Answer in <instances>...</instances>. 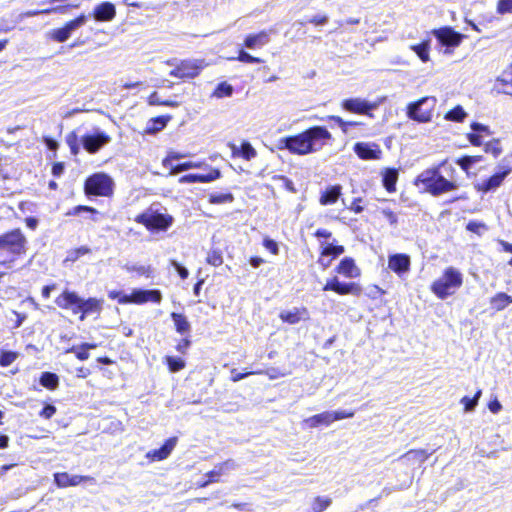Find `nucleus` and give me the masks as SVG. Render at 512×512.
<instances>
[{"instance_id":"23","label":"nucleus","mask_w":512,"mask_h":512,"mask_svg":"<svg viewBox=\"0 0 512 512\" xmlns=\"http://www.w3.org/2000/svg\"><path fill=\"white\" fill-rule=\"evenodd\" d=\"M221 173L217 168H211L207 173H191L180 177V183H209L220 178Z\"/></svg>"},{"instance_id":"8","label":"nucleus","mask_w":512,"mask_h":512,"mask_svg":"<svg viewBox=\"0 0 512 512\" xmlns=\"http://www.w3.org/2000/svg\"><path fill=\"white\" fill-rule=\"evenodd\" d=\"M435 103L436 99L434 97H422L407 105L406 115L415 122L428 123L433 118Z\"/></svg>"},{"instance_id":"20","label":"nucleus","mask_w":512,"mask_h":512,"mask_svg":"<svg viewBox=\"0 0 512 512\" xmlns=\"http://www.w3.org/2000/svg\"><path fill=\"white\" fill-rule=\"evenodd\" d=\"M355 154L362 160H379L382 151L377 143L357 142L354 144Z\"/></svg>"},{"instance_id":"13","label":"nucleus","mask_w":512,"mask_h":512,"mask_svg":"<svg viewBox=\"0 0 512 512\" xmlns=\"http://www.w3.org/2000/svg\"><path fill=\"white\" fill-rule=\"evenodd\" d=\"M345 247L338 244L336 239L332 242L321 241L317 263L323 268H328L332 261L344 254Z\"/></svg>"},{"instance_id":"49","label":"nucleus","mask_w":512,"mask_h":512,"mask_svg":"<svg viewBox=\"0 0 512 512\" xmlns=\"http://www.w3.org/2000/svg\"><path fill=\"white\" fill-rule=\"evenodd\" d=\"M19 357V353L16 351H8L1 349L0 350V367H8L10 366L17 358Z\"/></svg>"},{"instance_id":"9","label":"nucleus","mask_w":512,"mask_h":512,"mask_svg":"<svg viewBox=\"0 0 512 512\" xmlns=\"http://www.w3.org/2000/svg\"><path fill=\"white\" fill-rule=\"evenodd\" d=\"M207 66L204 59H183L170 70L169 75L183 81L198 77Z\"/></svg>"},{"instance_id":"63","label":"nucleus","mask_w":512,"mask_h":512,"mask_svg":"<svg viewBox=\"0 0 512 512\" xmlns=\"http://www.w3.org/2000/svg\"><path fill=\"white\" fill-rule=\"evenodd\" d=\"M57 412V408L53 404H45L39 411V417L45 420H50Z\"/></svg>"},{"instance_id":"54","label":"nucleus","mask_w":512,"mask_h":512,"mask_svg":"<svg viewBox=\"0 0 512 512\" xmlns=\"http://www.w3.org/2000/svg\"><path fill=\"white\" fill-rule=\"evenodd\" d=\"M206 263L213 267L221 266L223 264L222 252L219 249L209 251L206 257Z\"/></svg>"},{"instance_id":"17","label":"nucleus","mask_w":512,"mask_h":512,"mask_svg":"<svg viewBox=\"0 0 512 512\" xmlns=\"http://www.w3.org/2000/svg\"><path fill=\"white\" fill-rule=\"evenodd\" d=\"M110 141L111 136L103 131H97L93 134H85L81 138L82 146L89 154H96Z\"/></svg>"},{"instance_id":"27","label":"nucleus","mask_w":512,"mask_h":512,"mask_svg":"<svg viewBox=\"0 0 512 512\" xmlns=\"http://www.w3.org/2000/svg\"><path fill=\"white\" fill-rule=\"evenodd\" d=\"M471 129L473 132L467 133L466 137L471 145L475 147H479L483 144L482 135L490 136L492 134V131L487 125L481 124L479 122H472L470 124Z\"/></svg>"},{"instance_id":"42","label":"nucleus","mask_w":512,"mask_h":512,"mask_svg":"<svg viewBox=\"0 0 512 512\" xmlns=\"http://www.w3.org/2000/svg\"><path fill=\"white\" fill-rule=\"evenodd\" d=\"M467 117V113L461 105H456L444 115V119L447 121L462 123Z\"/></svg>"},{"instance_id":"34","label":"nucleus","mask_w":512,"mask_h":512,"mask_svg":"<svg viewBox=\"0 0 512 512\" xmlns=\"http://www.w3.org/2000/svg\"><path fill=\"white\" fill-rule=\"evenodd\" d=\"M99 347L98 343L85 342L78 346H72L67 352L74 353L75 357L80 361H85L90 357L89 350H93Z\"/></svg>"},{"instance_id":"47","label":"nucleus","mask_w":512,"mask_h":512,"mask_svg":"<svg viewBox=\"0 0 512 512\" xmlns=\"http://www.w3.org/2000/svg\"><path fill=\"white\" fill-rule=\"evenodd\" d=\"M234 201V195L231 192L227 193H211L208 196V202L210 204L218 205L224 203H232Z\"/></svg>"},{"instance_id":"38","label":"nucleus","mask_w":512,"mask_h":512,"mask_svg":"<svg viewBox=\"0 0 512 512\" xmlns=\"http://www.w3.org/2000/svg\"><path fill=\"white\" fill-rule=\"evenodd\" d=\"M430 39H424L418 44H412L410 49L419 57L423 63L430 61Z\"/></svg>"},{"instance_id":"21","label":"nucleus","mask_w":512,"mask_h":512,"mask_svg":"<svg viewBox=\"0 0 512 512\" xmlns=\"http://www.w3.org/2000/svg\"><path fill=\"white\" fill-rule=\"evenodd\" d=\"M334 271L345 278H358L361 275L360 268L352 257H344L336 265Z\"/></svg>"},{"instance_id":"22","label":"nucleus","mask_w":512,"mask_h":512,"mask_svg":"<svg viewBox=\"0 0 512 512\" xmlns=\"http://www.w3.org/2000/svg\"><path fill=\"white\" fill-rule=\"evenodd\" d=\"M410 257L404 253H396L388 258V268L398 275H402L410 270Z\"/></svg>"},{"instance_id":"58","label":"nucleus","mask_w":512,"mask_h":512,"mask_svg":"<svg viewBox=\"0 0 512 512\" xmlns=\"http://www.w3.org/2000/svg\"><path fill=\"white\" fill-rule=\"evenodd\" d=\"M236 60H238L239 62H242V63H263L264 60L259 58V57H255V56H252L251 54H249L248 52H246L245 50L241 49L238 51V55L236 57Z\"/></svg>"},{"instance_id":"59","label":"nucleus","mask_w":512,"mask_h":512,"mask_svg":"<svg viewBox=\"0 0 512 512\" xmlns=\"http://www.w3.org/2000/svg\"><path fill=\"white\" fill-rule=\"evenodd\" d=\"M496 12L500 15L512 14V0H498Z\"/></svg>"},{"instance_id":"50","label":"nucleus","mask_w":512,"mask_h":512,"mask_svg":"<svg viewBox=\"0 0 512 512\" xmlns=\"http://www.w3.org/2000/svg\"><path fill=\"white\" fill-rule=\"evenodd\" d=\"M87 20V16L85 14H80L78 15L77 17H75L74 19H71L69 21H67L63 27L67 30L68 34H72V32L76 29H78L79 27H81Z\"/></svg>"},{"instance_id":"10","label":"nucleus","mask_w":512,"mask_h":512,"mask_svg":"<svg viewBox=\"0 0 512 512\" xmlns=\"http://www.w3.org/2000/svg\"><path fill=\"white\" fill-rule=\"evenodd\" d=\"M309 154L320 151L333 140L332 134L324 126H312L304 130Z\"/></svg>"},{"instance_id":"60","label":"nucleus","mask_w":512,"mask_h":512,"mask_svg":"<svg viewBox=\"0 0 512 512\" xmlns=\"http://www.w3.org/2000/svg\"><path fill=\"white\" fill-rule=\"evenodd\" d=\"M455 163L467 174H470V170L473 166L470 155H463L455 160Z\"/></svg>"},{"instance_id":"33","label":"nucleus","mask_w":512,"mask_h":512,"mask_svg":"<svg viewBox=\"0 0 512 512\" xmlns=\"http://www.w3.org/2000/svg\"><path fill=\"white\" fill-rule=\"evenodd\" d=\"M170 316L171 319L173 320L175 330L178 334L182 336L190 335L191 324L184 314L172 312Z\"/></svg>"},{"instance_id":"41","label":"nucleus","mask_w":512,"mask_h":512,"mask_svg":"<svg viewBox=\"0 0 512 512\" xmlns=\"http://www.w3.org/2000/svg\"><path fill=\"white\" fill-rule=\"evenodd\" d=\"M163 362L171 373H177L186 367V362L181 357L167 355Z\"/></svg>"},{"instance_id":"12","label":"nucleus","mask_w":512,"mask_h":512,"mask_svg":"<svg viewBox=\"0 0 512 512\" xmlns=\"http://www.w3.org/2000/svg\"><path fill=\"white\" fill-rule=\"evenodd\" d=\"M237 464L233 459H226L223 462L217 463L214 468L206 472L203 478L197 481V488H205L213 483L222 481V477L227 475L229 471L236 469Z\"/></svg>"},{"instance_id":"24","label":"nucleus","mask_w":512,"mask_h":512,"mask_svg":"<svg viewBox=\"0 0 512 512\" xmlns=\"http://www.w3.org/2000/svg\"><path fill=\"white\" fill-rule=\"evenodd\" d=\"M92 15L94 19L98 22H108L115 18L116 16V8L115 5L111 2L105 1L93 9Z\"/></svg>"},{"instance_id":"26","label":"nucleus","mask_w":512,"mask_h":512,"mask_svg":"<svg viewBox=\"0 0 512 512\" xmlns=\"http://www.w3.org/2000/svg\"><path fill=\"white\" fill-rule=\"evenodd\" d=\"M229 147L231 149L232 158H241L245 161H250L257 156L256 149L248 141H242L239 147L235 144H230Z\"/></svg>"},{"instance_id":"37","label":"nucleus","mask_w":512,"mask_h":512,"mask_svg":"<svg viewBox=\"0 0 512 512\" xmlns=\"http://www.w3.org/2000/svg\"><path fill=\"white\" fill-rule=\"evenodd\" d=\"M512 304V296L505 292H498L490 298V305L495 311H502Z\"/></svg>"},{"instance_id":"52","label":"nucleus","mask_w":512,"mask_h":512,"mask_svg":"<svg viewBox=\"0 0 512 512\" xmlns=\"http://www.w3.org/2000/svg\"><path fill=\"white\" fill-rule=\"evenodd\" d=\"M66 143L70 149V153L73 156H76L79 154L80 147H79V139L78 135L75 131H71L66 135Z\"/></svg>"},{"instance_id":"40","label":"nucleus","mask_w":512,"mask_h":512,"mask_svg":"<svg viewBox=\"0 0 512 512\" xmlns=\"http://www.w3.org/2000/svg\"><path fill=\"white\" fill-rule=\"evenodd\" d=\"M147 103L150 106H166L176 108L179 106V102L176 100L166 99L162 100L157 91H153L147 97Z\"/></svg>"},{"instance_id":"35","label":"nucleus","mask_w":512,"mask_h":512,"mask_svg":"<svg viewBox=\"0 0 512 512\" xmlns=\"http://www.w3.org/2000/svg\"><path fill=\"white\" fill-rule=\"evenodd\" d=\"M303 423L309 428H316L320 425L328 426L332 421L331 412H322L316 415H313L303 421Z\"/></svg>"},{"instance_id":"56","label":"nucleus","mask_w":512,"mask_h":512,"mask_svg":"<svg viewBox=\"0 0 512 512\" xmlns=\"http://www.w3.org/2000/svg\"><path fill=\"white\" fill-rule=\"evenodd\" d=\"M69 38L70 34H68L67 30L63 26L53 29L50 32V39L58 43H63Z\"/></svg>"},{"instance_id":"30","label":"nucleus","mask_w":512,"mask_h":512,"mask_svg":"<svg viewBox=\"0 0 512 512\" xmlns=\"http://www.w3.org/2000/svg\"><path fill=\"white\" fill-rule=\"evenodd\" d=\"M382 185L388 193H395L397 190V182L399 178L398 169L394 167L385 168L381 172Z\"/></svg>"},{"instance_id":"51","label":"nucleus","mask_w":512,"mask_h":512,"mask_svg":"<svg viewBox=\"0 0 512 512\" xmlns=\"http://www.w3.org/2000/svg\"><path fill=\"white\" fill-rule=\"evenodd\" d=\"M90 253H91V249L87 246H80L77 248H73L68 251L66 261L75 262L80 257L90 254Z\"/></svg>"},{"instance_id":"44","label":"nucleus","mask_w":512,"mask_h":512,"mask_svg":"<svg viewBox=\"0 0 512 512\" xmlns=\"http://www.w3.org/2000/svg\"><path fill=\"white\" fill-rule=\"evenodd\" d=\"M512 73H508L504 71L501 76L496 79L495 87L500 93H504L507 95H512L510 92V87L508 85H512V78H506V76H510Z\"/></svg>"},{"instance_id":"2","label":"nucleus","mask_w":512,"mask_h":512,"mask_svg":"<svg viewBox=\"0 0 512 512\" xmlns=\"http://www.w3.org/2000/svg\"><path fill=\"white\" fill-rule=\"evenodd\" d=\"M55 305L64 311H69L72 315L78 316L80 321H84L89 315H100L103 310V299L96 297L82 298L76 291L64 289L56 296Z\"/></svg>"},{"instance_id":"32","label":"nucleus","mask_w":512,"mask_h":512,"mask_svg":"<svg viewBox=\"0 0 512 512\" xmlns=\"http://www.w3.org/2000/svg\"><path fill=\"white\" fill-rule=\"evenodd\" d=\"M171 119L172 117L170 115H161L149 119L144 133L148 135H154L162 131Z\"/></svg>"},{"instance_id":"46","label":"nucleus","mask_w":512,"mask_h":512,"mask_svg":"<svg viewBox=\"0 0 512 512\" xmlns=\"http://www.w3.org/2000/svg\"><path fill=\"white\" fill-rule=\"evenodd\" d=\"M233 86L226 81L220 82L212 92V97L224 98L233 94Z\"/></svg>"},{"instance_id":"6","label":"nucleus","mask_w":512,"mask_h":512,"mask_svg":"<svg viewBox=\"0 0 512 512\" xmlns=\"http://www.w3.org/2000/svg\"><path fill=\"white\" fill-rule=\"evenodd\" d=\"M115 183L113 179L104 172H96L89 175L83 185L84 194L87 197H112Z\"/></svg>"},{"instance_id":"5","label":"nucleus","mask_w":512,"mask_h":512,"mask_svg":"<svg viewBox=\"0 0 512 512\" xmlns=\"http://www.w3.org/2000/svg\"><path fill=\"white\" fill-rule=\"evenodd\" d=\"M108 298L117 301L121 305H143L148 302L160 304L163 296L158 289H133L130 294L118 290L109 291Z\"/></svg>"},{"instance_id":"18","label":"nucleus","mask_w":512,"mask_h":512,"mask_svg":"<svg viewBox=\"0 0 512 512\" xmlns=\"http://www.w3.org/2000/svg\"><path fill=\"white\" fill-rule=\"evenodd\" d=\"M54 483L58 488L74 487L81 483H93L95 479L88 475H69L67 472H56L53 475Z\"/></svg>"},{"instance_id":"3","label":"nucleus","mask_w":512,"mask_h":512,"mask_svg":"<svg viewBox=\"0 0 512 512\" xmlns=\"http://www.w3.org/2000/svg\"><path fill=\"white\" fill-rule=\"evenodd\" d=\"M0 250L7 258L0 260V266L8 267L27 253V238L20 228H15L0 234Z\"/></svg>"},{"instance_id":"53","label":"nucleus","mask_w":512,"mask_h":512,"mask_svg":"<svg viewBox=\"0 0 512 512\" xmlns=\"http://www.w3.org/2000/svg\"><path fill=\"white\" fill-rule=\"evenodd\" d=\"M84 212L91 213V214H98L97 209L94 207L87 206V205H77V206L72 207L68 211H66L65 216L66 217L77 216Z\"/></svg>"},{"instance_id":"11","label":"nucleus","mask_w":512,"mask_h":512,"mask_svg":"<svg viewBox=\"0 0 512 512\" xmlns=\"http://www.w3.org/2000/svg\"><path fill=\"white\" fill-rule=\"evenodd\" d=\"M512 172V168L509 165L499 166L498 170L488 178L481 182L474 184V189L480 194H487L489 192H495L500 188L506 177Z\"/></svg>"},{"instance_id":"28","label":"nucleus","mask_w":512,"mask_h":512,"mask_svg":"<svg viewBox=\"0 0 512 512\" xmlns=\"http://www.w3.org/2000/svg\"><path fill=\"white\" fill-rule=\"evenodd\" d=\"M176 443H177V438L170 437L167 440H165V442L163 443V445L160 448L149 451L147 453L146 457L152 461L164 460V459L168 458V456L171 454L174 447L176 446Z\"/></svg>"},{"instance_id":"61","label":"nucleus","mask_w":512,"mask_h":512,"mask_svg":"<svg viewBox=\"0 0 512 512\" xmlns=\"http://www.w3.org/2000/svg\"><path fill=\"white\" fill-rule=\"evenodd\" d=\"M230 373H231L230 380L232 382H238L250 375L261 374L262 372L261 371L238 372L237 369L233 368V369H231Z\"/></svg>"},{"instance_id":"55","label":"nucleus","mask_w":512,"mask_h":512,"mask_svg":"<svg viewBox=\"0 0 512 512\" xmlns=\"http://www.w3.org/2000/svg\"><path fill=\"white\" fill-rule=\"evenodd\" d=\"M484 151L497 158L502 153L499 139H492L484 144Z\"/></svg>"},{"instance_id":"48","label":"nucleus","mask_w":512,"mask_h":512,"mask_svg":"<svg viewBox=\"0 0 512 512\" xmlns=\"http://www.w3.org/2000/svg\"><path fill=\"white\" fill-rule=\"evenodd\" d=\"M482 390L478 389L472 398L464 396L461 398L460 403L463 404L466 412L474 410L477 406L479 398L481 397Z\"/></svg>"},{"instance_id":"16","label":"nucleus","mask_w":512,"mask_h":512,"mask_svg":"<svg viewBox=\"0 0 512 512\" xmlns=\"http://www.w3.org/2000/svg\"><path fill=\"white\" fill-rule=\"evenodd\" d=\"M431 33L436 37L440 45L453 48L458 47L466 37L464 34L455 31L451 26L433 29Z\"/></svg>"},{"instance_id":"39","label":"nucleus","mask_w":512,"mask_h":512,"mask_svg":"<svg viewBox=\"0 0 512 512\" xmlns=\"http://www.w3.org/2000/svg\"><path fill=\"white\" fill-rule=\"evenodd\" d=\"M39 382L44 388L53 391L58 388L60 381L56 373L45 371L40 375Z\"/></svg>"},{"instance_id":"25","label":"nucleus","mask_w":512,"mask_h":512,"mask_svg":"<svg viewBox=\"0 0 512 512\" xmlns=\"http://www.w3.org/2000/svg\"><path fill=\"white\" fill-rule=\"evenodd\" d=\"M279 318L282 322L293 325L299 323L301 320L309 319V311L305 306L296 307L293 310L281 311Z\"/></svg>"},{"instance_id":"62","label":"nucleus","mask_w":512,"mask_h":512,"mask_svg":"<svg viewBox=\"0 0 512 512\" xmlns=\"http://www.w3.org/2000/svg\"><path fill=\"white\" fill-rule=\"evenodd\" d=\"M466 229L474 234L481 235L482 232L487 229V226L483 222L469 221L466 225Z\"/></svg>"},{"instance_id":"15","label":"nucleus","mask_w":512,"mask_h":512,"mask_svg":"<svg viewBox=\"0 0 512 512\" xmlns=\"http://www.w3.org/2000/svg\"><path fill=\"white\" fill-rule=\"evenodd\" d=\"M278 148L280 150L286 149L294 155H308V149L306 144V138L304 131L291 136L283 137L278 142Z\"/></svg>"},{"instance_id":"36","label":"nucleus","mask_w":512,"mask_h":512,"mask_svg":"<svg viewBox=\"0 0 512 512\" xmlns=\"http://www.w3.org/2000/svg\"><path fill=\"white\" fill-rule=\"evenodd\" d=\"M431 452H428L426 449L418 448V449H410L401 455V459H407L412 463H424L430 457Z\"/></svg>"},{"instance_id":"1","label":"nucleus","mask_w":512,"mask_h":512,"mask_svg":"<svg viewBox=\"0 0 512 512\" xmlns=\"http://www.w3.org/2000/svg\"><path fill=\"white\" fill-rule=\"evenodd\" d=\"M414 186L433 197L454 192L460 187L456 168L445 159L426 168L413 180Z\"/></svg>"},{"instance_id":"19","label":"nucleus","mask_w":512,"mask_h":512,"mask_svg":"<svg viewBox=\"0 0 512 512\" xmlns=\"http://www.w3.org/2000/svg\"><path fill=\"white\" fill-rule=\"evenodd\" d=\"M341 106L350 113L372 116L370 112L377 107V104L359 98H348L342 101Z\"/></svg>"},{"instance_id":"31","label":"nucleus","mask_w":512,"mask_h":512,"mask_svg":"<svg viewBox=\"0 0 512 512\" xmlns=\"http://www.w3.org/2000/svg\"><path fill=\"white\" fill-rule=\"evenodd\" d=\"M342 195V186L335 184L327 187L320 195L319 203L323 206L335 204Z\"/></svg>"},{"instance_id":"7","label":"nucleus","mask_w":512,"mask_h":512,"mask_svg":"<svg viewBox=\"0 0 512 512\" xmlns=\"http://www.w3.org/2000/svg\"><path fill=\"white\" fill-rule=\"evenodd\" d=\"M137 224L144 226L148 231H167L173 224L174 218L168 213H161L151 207L137 214L134 218Z\"/></svg>"},{"instance_id":"45","label":"nucleus","mask_w":512,"mask_h":512,"mask_svg":"<svg viewBox=\"0 0 512 512\" xmlns=\"http://www.w3.org/2000/svg\"><path fill=\"white\" fill-rule=\"evenodd\" d=\"M332 503L328 496H316L311 502L310 512H324Z\"/></svg>"},{"instance_id":"29","label":"nucleus","mask_w":512,"mask_h":512,"mask_svg":"<svg viewBox=\"0 0 512 512\" xmlns=\"http://www.w3.org/2000/svg\"><path fill=\"white\" fill-rule=\"evenodd\" d=\"M270 41V33L262 30L258 33L248 34L243 42V47L248 49H259L267 45Z\"/></svg>"},{"instance_id":"4","label":"nucleus","mask_w":512,"mask_h":512,"mask_svg":"<svg viewBox=\"0 0 512 512\" xmlns=\"http://www.w3.org/2000/svg\"><path fill=\"white\" fill-rule=\"evenodd\" d=\"M463 285V274L453 266L446 267L441 276L430 284V291L440 300L456 294Z\"/></svg>"},{"instance_id":"57","label":"nucleus","mask_w":512,"mask_h":512,"mask_svg":"<svg viewBox=\"0 0 512 512\" xmlns=\"http://www.w3.org/2000/svg\"><path fill=\"white\" fill-rule=\"evenodd\" d=\"M192 345L191 335H185L181 339H179L175 345V350L185 355Z\"/></svg>"},{"instance_id":"14","label":"nucleus","mask_w":512,"mask_h":512,"mask_svg":"<svg viewBox=\"0 0 512 512\" xmlns=\"http://www.w3.org/2000/svg\"><path fill=\"white\" fill-rule=\"evenodd\" d=\"M323 291H331L338 295H354L360 296L362 293V287L356 282H341L337 276H333L327 279L326 283L322 287Z\"/></svg>"},{"instance_id":"64","label":"nucleus","mask_w":512,"mask_h":512,"mask_svg":"<svg viewBox=\"0 0 512 512\" xmlns=\"http://www.w3.org/2000/svg\"><path fill=\"white\" fill-rule=\"evenodd\" d=\"M363 203H364V199L362 197L353 198L348 209L355 214H360L365 209V206L363 205Z\"/></svg>"},{"instance_id":"43","label":"nucleus","mask_w":512,"mask_h":512,"mask_svg":"<svg viewBox=\"0 0 512 512\" xmlns=\"http://www.w3.org/2000/svg\"><path fill=\"white\" fill-rule=\"evenodd\" d=\"M126 272L130 274H135L137 276H142L145 278H150L153 275V268L150 265H135V264H126L125 265Z\"/></svg>"}]
</instances>
